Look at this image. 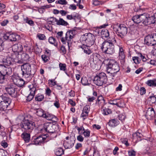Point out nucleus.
<instances>
[{
	"label": "nucleus",
	"instance_id": "nucleus-10",
	"mask_svg": "<svg viewBox=\"0 0 156 156\" xmlns=\"http://www.w3.org/2000/svg\"><path fill=\"white\" fill-rule=\"evenodd\" d=\"M6 57L4 58L3 56H0V62H3L5 65L9 66L12 64L14 60L13 56L12 53L6 54Z\"/></svg>",
	"mask_w": 156,
	"mask_h": 156
},
{
	"label": "nucleus",
	"instance_id": "nucleus-11",
	"mask_svg": "<svg viewBox=\"0 0 156 156\" xmlns=\"http://www.w3.org/2000/svg\"><path fill=\"white\" fill-rule=\"evenodd\" d=\"M116 34L121 38H123L127 33V28L123 24H120L116 30Z\"/></svg>",
	"mask_w": 156,
	"mask_h": 156
},
{
	"label": "nucleus",
	"instance_id": "nucleus-28",
	"mask_svg": "<svg viewBox=\"0 0 156 156\" xmlns=\"http://www.w3.org/2000/svg\"><path fill=\"white\" fill-rule=\"evenodd\" d=\"M119 124V121L115 119H112L108 123L109 126L112 127H115Z\"/></svg>",
	"mask_w": 156,
	"mask_h": 156
},
{
	"label": "nucleus",
	"instance_id": "nucleus-54",
	"mask_svg": "<svg viewBox=\"0 0 156 156\" xmlns=\"http://www.w3.org/2000/svg\"><path fill=\"white\" fill-rule=\"evenodd\" d=\"M49 84L52 87L56 85V82L55 81V80H50L48 81Z\"/></svg>",
	"mask_w": 156,
	"mask_h": 156
},
{
	"label": "nucleus",
	"instance_id": "nucleus-55",
	"mask_svg": "<svg viewBox=\"0 0 156 156\" xmlns=\"http://www.w3.org/2000/svg\"><path fill=\"white\" fill-rule=\"evenodd\" d=\"M30 94L34 95L37 90L35 87H33L32 88L30 89Z\"/></svg>",
	"mask_w": 156,
	"mask_h": 156
},
{
	"label": "nucleus",
	"instance_id": "nucleus-21",
	"mask_svg": "<svg viewBox=\"0 0 156 156\" xmlns=\"http://www.w3.org/2000/svg\"><path fill=\"white\" fill-rule=\"evenodd\" d=\"M90 46L87 45H87L83 44L81 46H79V47L83 50L84 53L90 55L92 53L91 50H90L89 48V47Z\"/></svg>",
	"mask_w": 156,
	"mask_h": 156
},
{
	"label": "nucleus",
	"instance_id": "nucleus-6",
	"mask_svg": "<svg viewBox=\"0 0 156 156\" xmlns=\"http://www.w3.org/2000/svg\"><path fill=\"white\" fill-rule=\"evenodd\" d=\"M44 130L48 133H51V135L53 138L56 137L57 136V132L59 131L58 125L53 124L50 123L45 124L44 127Z\"/></svg>",
	"mask_w": 156,
	"mask_h": 156
},
{
	"label": "nucleus",
	"instance_id": "nucleus-25",
	"mask_svg": "<svg viewBox=\"0 0 156 156\" xmlns=\"http://www.w3.org/2000/svg\"><path fill=\"white\" fill-rule=\"evenodd\" d=\"M12 73V69L11 67H6L4 66L3 75H9Z\"/></svg>",
	"mask_w": 156,
	"mask_h": 156
},
{
	"label": "nucleus",
	"instance_id": "nucleus-53",
	"mask_svg": "<svg viewBox=\"0 0 156 156\" xmlns=\"http://www.w3.org/2000/svg\"><path fill=\"white\" fill-rule=\"evenodd\" d=\"M37 37L40 40H44L45 39V36L44 34H38Z\"/></svg>",
	"mask_w": 156,
	"mask_h": 156
},
{
	"label": "nucleus",
	"instance_id": "nucleus-63",
	"mask_svg": "<svg viewBox=\"0 0 156 156\" xmlns=\"http://www.w3.org/2000/svg\"><path fill=\"white\" fill-rule=\"evenodd\" d=\"M51 91L48 88H47L46 90V94L47 95L50 96L51 95Z\"/></svg>",
	"mask_w": 156,
	"mask_h": 156
},
{
	"label": "nucleus",
	"instance_id": "nucleus-31",
	"mask_svg": "<svg viewBox=\"0 0 156 156\" xmlns=\"http://www.w3.org/2000/svg\"><path fill=\"white\" fill-rule=\"evenodd\" d=\"M56 24L58 25H62L67 26L69 25L68 23L65 21L63 19L59 18L58 22L56 23Z\"/></svg>",
	"mask_w": 156,
	"mask_h": 156
},
{
	"label": "nucleus",
	"instance_id": "nucleus-50",
	"mask_svg": "<svg viewBox=\"0 0 156 156\" xmlns=\"http://www.w3.org/2000/svg\"><path fill=\"white\" fill-rule=\"evenodd\" d=\"M12 79L13 82L16 85L19 80L20 79V78L18 77L14 76L12 77Z\"/></svg>",
	"mask_w": 156,
	"mask_h": 156
},
{
	"label": "nucleus",
	"instance_id": "nucleus-45",
	"mask_svg": "<svg viewBox=\"0 0 156 156\" xmlns=\"http://www.w3.org/2000/svg\"><path fill=\"white\" fill-rule=\"evenodd\" d=\"M90 131L88 129H87L83 131L82 133L85 137H89L90 136Z\"/></svg>",
	"mask_w": 156,
	"mask_h": 156
},
{
	"label": "nucleus",
	"instance_id": "nucleus-36",
	"mask_svg": "<svg viewBox=\"0 0 156 156\" xmlns=\"http://www.w3.org/2000/svg\"><path fill=\"white\" fill-rule=\"evenodd\" d=\"M44 112L42 109L38 108L37 110L36 113L38 116L42 117Z\"/></svg>",
	"mask_w": 156,
	"mask_h": 156
},
{
	"label": "nucleus",
	"instance_id": "nucleus-20",
	"mask_svg": "<svg viewBox=\"0 0 156 156\" xmlns=\"http://www.w3.org/2000/svg\"><path fill=\"white\" fill-rule=\"evenodd\" d=\"M44 135H41L37 137L34 140V142L35 144L40 145L45 140V137H43Z\"/></svg>",
	"mask_w": 156,
	"mask_h": 156
},
{
	"label": "nucleus",
	"instance_id": "nucleus-5",
	"mask_svg": "<svg viewBox=\"0 0 156 156\" xmlns=\"http://www.w3.org/2000/svg\"><path fill=\"white\" fill-rule=\"evenodd\" d=\"M76 31L75 30H70L67 31L65 37H62L61 39V41L63 44H67L69 48L71 46L72 39L74 38Z\"/></svg>",
	"mask_w": 156,
	"mask_h": 156
},
{
	"label": "nucleus",
	"instance_id": "nucleus-9",
	"mask_svg": "<svg viewBox=\"0 0 156 156\" xmlns=\"http://www.w3.org/2000/svg\"><path fill=\"white\" fill-rule=\"evenodd\" d=\"M11 102V99L5 95L0 96V110L3 111L7 110L8 106Z\"/></svg>",
	"mask_w": 156,
	"mask_h": 156
},
{
	"label": "nucleus",
	"instance_id": "nucleus-40",
	"mask_svg": "<svg viewBox=\"0 0 156 156\" xmlns=\"http://www.w3.org/2000/svg\"><path fill=\"white\" fill-rule=\"evenodd\" d=\"M56 4H59L62 5H66L67 4V2L66 0H58L55 2Z\"/></svg>",
	"mask_w": 156,
	"mask_h": 156
},
{
	"label": "nucleus",
	"instance_id": "nucleus-42",
	"mask_svg": "<svg viewBox=\"0 0 156 156\" xmlns=\"http://www.w3.org/2000/svg\"><path fill=\"white\" fill-rule=\"evenodd\" d=\"M137 53L138 57L140 58L143 61L146 62L147 60V59L141 53L138 52H137Z\"/></svg>",
	"mask_w": 156,
	"mask_h": 156
},
{
	"label": "nucleus",
	"instance_id": "nucleus-23",
	"mask_svg": "<svg viewBox=\"0 0 156 156\" xmlns=\"http://www.w3.org/2000/svg\"><path fill=\"white\" fill-rule=\"evenodd\" d=\"M143 136V134L139 132V130L133 134V139H135L136 138L137 139V141L141 140H142Z\"/></svg>",
	"mask_w": 156,
	"mask_h": 156
},
{
	"label": "nucleus",
	"instance_id": "nucleus-44",
	"mask_svg": "<svg viewBox=\"0 0 156 156\" xmlns=\"http://www.w3.org/2000/svg\"><path fill=\"white\" fill-rule=\"evenodd\" d=\"M5 76V75H3V74H0V84H3L5 82L6 80Z\"/></svg>",
	"mask_w": 156,
	"mask_h": 156
},
{
	"label": "nucleus",
	"instance_id": "nucleus-12",
	"mask_svg": "<svg viewBox=\"0 0 156 156\" xmlns=\"http://www.w3.org/2000/svg\"><path fill=\"white\" fill-rule=\"evenodd\" d=\"M82 38L88 46L93 45L95 40L94 35L91 33L85 34L82 37Z\"/></svg>",
	"mask_w": 156,
	"mask_h": 156
},
{
	"label": "nucleus",
	"instance_id": "nucleus-19",
	"mask_svg": "<svg viewBox=\"0 0 156 156\" xmlns=\"http://www.w3.org/2000/svg\"><path fill=\"white\" fill-rule=\"evenodd\" d=\"M22 45L20 44H14L12 46V50L14 52H20L23 50Z\"/></svg>",
	"mask_w": 156,
	"mask_h": 156
},
{
	"label": "nucleus",
	"instance_id": "nucleus-14",
	"mask_svg": "<svg viewBox=\"0 0 156 156\" xmlns=\"http://www.w3.org/2000/svg\"><path fill=\"white\" fill-rule=\"evenodd\" d=\"M8 94L12 97L16 98L17 96V91L16 89L14 87L9 86L5 88Z\"/></svg>",
	"mask_w": 156,
	"mask_h": 156
},
{
	"label": "nucleus",
	"instance_id": "nucleus-1",
	"mask_svg": "<svg viewBox=\"0 0 156 156\" xmlns=\"http://www.w3.org/2000/svg\"><path fill=\"white\" fill-rule=\"evenodd\" d=\"M132 20L135 23L142 22L143 24L146 26L152 24H156V12L151 16L147 13L136 15L132 17Z\"/></svg>",
	"mask_w": 156,
	"mask_h": 156
},
{
	"label": "nucleus",
	"instance_id": "nucleus-43",
	"mask_svg": "<svg viewBox=\"0 0 156 156\" xmlns=\"http://www.w3.org/2000/svg\"><path fill=\"white\" fill-rule=\"evenodd\" d=\"M137 53L138 57L140 58L143 61L146 62L147 60V59L141 53L138 52H137Z\"/></svg>",
	"mask_w": 156,
	"mask_h": 156
},
{
	"label": "nucleus",
	"instance_id": "nucleus-18",
	"mask_svg": "<svg viewBox=\"0 0 156 156\" xmlns=\"http://www.w3.org/2000/svg\"><path fill=\"white\" fill-rule=\"evenodd\" d=\"M105 104V100L102 96H99L98 97L97 101L96 102V105L102 108Z\"/></svg>",
	"mask_w": 156,
	"mask_h": 156
},
{
	"label": "nucleus",
	"instance_id": "nucleus-17",
	"mask_svg": "<svg viewBox=\"0 0 156 156\" xmlns=\"http://www.w3.org/2000/svg\"><path fill=\"white\" fill-rule=\"evenodd\" d=\"M75 143V140L73 137H70L69 140L67 141H65L64 144L66 148H70L74 145Z\"/></svg>",
	"mask_w": 156,
	"mask_h": 156
},
{
	"label": "nucleus",
	"instance_id": "nucleus-29",
	"mask_svg": "<svg viewBox=\"0 0 156 156\" xmlns=\"http://www.w3.org/2000/svg\"><path fill=\"white\" fill-rule=\"evenodd\" d=\"M146 84L150 87H156V79L150 80H147L146 82Z\"/></svg>",
	"mask_w": 156,
	"mask_h": 156
},
{
	"label": "nucleus",
	"instance_id": "nucleus-41",
	"mask_svg": "<svg viewBox=\"0 0 156 156\" xmlns=\"http://www.w3.org/2000/svg\"><path fill=\"white\" fill-rule=\"evenodd\" d=\"M137 53L138 57L140 58L143 61L146 62L147 60V59L141 53L138 52H137Z\"/></svg>",
	"mask_w": 156,
	"mask_h": 156
},
{
	"label": "nucleus",
	"instance_id": "nucleus-47",
	"mask_svg": "<svg viewBox=\"0 0 156 156\" xmlns=\"http://www.w3.org/2000/svg\"><path fill=\"white\" fill-rule=\"evenodd\" d=\"M60 69L61 70L65 71L66 69V65L65 64L60 63L59 65Z\"/></svg>",
	"mask_w": 156,
	"mask_h": 156
},
{
	"label": "nucleus",
	"instance_id": "nucleus-8",
	"mask_svg": "<svg viewBox=\"0 0 156 156\" xmlns=\"http://www.w3.org/2000/svg\"><path fill=\"white\" fill-rule=\"evenodd\" d=\"M107 80L106 74L104 73H101L96 75L94 79V84L98 86H101L105 83Z\"/></svg>",
	"mask_w": 156,
	"mask_h": 156
},
{
	"label": "nucleus",
	"instance_id": "nucleus-37",
	"mask_svg": "<svg viewBox=\"0 0 156 156\" xmlns=\"http://www.w3.org/2000/svg\"><path fill=\"white\" fill-rule=\"evenodd\" d=\"M148 100L152 103H154L156 101V97L154 94L150 96L148 98Z\"/></svg>",
	"mask_w": 156,
	"mask_h": 156
},
{
	"label": "nucleus",
	"instance_id": "nucleus-7",
	"mask_svg": "<svg viewBox=\"0 0 156 156\" xmlns=\"http://www.w3.org/2000/svg\"><path fill=\"white\" fill-rule=\"evenodd\" d=\"M31 66V65L29 63L24 64L21 66L22 77L27 79V80H29L32 76Z\"/></svg>",
	"mask_w": 156,
	"mask_h": 156
},
{
	"label": "nucleus",
	"instance_id": "nucleus-39",
	"mask_svg": "<svg viewBox=\"0 0 156 156\" xmlns=\"http://www.w3.org/2000/svg\"><path fill=\"white\" fill-rule=\"evenodd\" d=\"M24 83L25 81L23 79L20 78L16 85L19 87H21L24 85Z\"/></svg>",
	"mask_w": 156,
	"mask_h": 156
},
{
	"label": "nucleus",
	"instance_id": "nucleus-32",
	"mask_svg": "<svg viewBox=\"0 0 156 156\" xmlns=\"http://www.w3.org/2000/svg\"><path fill=\"white\" fill-rule=\"evenodd\" d=\"M21 59L23 61H29L30 57L27 54L23 53L21 55Z\"/></svg>",
	"mask_w": 156,
	"mask_h": 156
},
{
	"label": "nucleus",
	"instance_id": "nucleus-27",
	"mask_svg": "<svg viewBox=\"0 0 156 156\" xmlns=\"http://www.w3.org/2000/svg\"><path fill=\"white\" fill-rule=\"evenodd\" d=\"M30 133H23L21 135V136L25 142H28L30 140Z\"/></svg>",
	"mask_w": 156,
	"mask_h": 156
},
{
	"label": "nucleus",
	"instance_id": "nucleus-3",
	"mask_svg": "<svg viewBox=\"0 0 156 156\" xmlns=\"http://www.w3.org/2000/svg\"><path fill=\"white\" fill-rule=\"evenodd\" d=\"M116 41L113 38L111 40L104 42L102 44L101 49L103 52L106 54L112 55L115 52L114 44Z\"/></svg>",
	"mask_w": 156,
	"mask_h": 156
},
{
	"label": "nucleus",
	"instance_id": "nucleus-16",
	"mask_svg": "<svg viewBox=\"0 0 156 156\" xmlns=\"http://www.w3.org/2000/svg\"><path fill=\"white\" fill-rule=\"evenodd\" d=\"M152 34L146 36L144 38L145 44L148 46L155 45Z\"/></svg>",
	"mask_w": 156,
	"mask_h": 156
},
{
	"label": "nucleus",
	"instance_id": "nucleus-46",
	"mask_svg": "<svg viewBox=\"0 0 156 156\" xmlns=\"http://www.w3.org/2000/svg\"><path fill=\"white\" fill-rule=\"evenodd\" d=\"M103 114L105 115H108L111 113V111L108 108L103 109L102 111Z\"/></svg>",
	"mask_w": 156,
	"mask_h": 156
},
{
	"label": "nucleus",
	"instance_id": "nucleus-4",
	"mask_svg": "<svg viewBox=\"0 0 156 156\" xmlns=\"http://www.w3.org/2000/svg\"><path fill=\"white\" fill-rule=\"evenodd\" d=\"M22 130L24 132L30 133L35 126V124L32 121L24 118L20 124Z\"/></svg>",
	"mask_w": 156,
	"mask_h": 156
},
{
	"label": "nucleus",
	"instance_id": "nucleus-22",
	"mask_svg": "<svg viewBox=\"0 0 156 156\" xmlns=\"http://www.w3.org/2000/svg\"><path fill=\"white\" fill-rule=\"evenodd\" d=\"M101 37L103 39H108L109 38V33L108 30L103 29L102 30L101 33Z\"/></svg>",
	"mask_w": 156,
	"mask_h": 156
},
{
	"label": "nucleus",
	"instance_id": "nucleus-48",
	"mask_svg": "<svg viewBox=\"0 0 156 156\" xmlns=\"http://www.w3.org/2000/svg\"><path fill=\"white\" fill-rule=\"evenodd\" d=\"M133 60L136 64H139L140 63L141 61L140 59H139L138 57L135 56L133 57Z\"/></svg>",
	"mask_w": 156,
	"mask_h": 156
},
{
	"label": "nucleus",
	"instance_id": "nucleus-15",
	"mask_svg": "<svg viewBox=\"0 0 156 156\" xmlns=\"http://www.w3.org/2000/svg\"><path fill=\"white\" fill-rule=\"evenodd\" d=\"M42 117L45 118L48 120L52 121L55 123L58 120V118L56 116L48 112H44Z\"/></svg>",
	"mask_w": 156,
	"mask_h": 156
},
{
	"label": "nucleus",
	"instance_id": "nucleus-61",
	"mask_svg": "<svg viewBox=\"0 0 156 156\" xmlns=\"http://www.w3.org/2000/svg\"><path fill=\"white\" fill-rule=\"evenodd\" d=\"M6 151L4 150L0 149V156H6Z\"/></svg>",
	"mask_w": 156,
	"mask_h": 156
},
{
	"label": "nucleus",
	"instance_id": "nucleus-57",
	"mask_svg": "<svg viewBox=\"0 0 156 156\" xmlns=\"http://www.w3.org/2000/svg\"><path fill=\"white\" fill-rule=\"evenodd\" d=\"M126 118V116L122 114H120L119 116V119L121 121L124 120Z\"/></svg>",
	"mask_w": 156,
	"mask_h": 156
},
{
	"label": "nucleus",
	"instance_id": "nucleus-62",
	"mask_svg": "<svg viewBox=\"0 0 156 156\" xmlns=\"http://www.w3.org/2000/svg\"><path fill=\"white\" fill-rule=\"evenodd\" d=\"M9 23V21L8 20H4L1 22L0 24L2 26H6Z\"/></svg>",
	"mask_w": 156,
	"mask_h": 156
},
{
	"label": "nucleus",
	"instance_id": "nucleus-64",
	"mask_svg": "<svg viewBox=\"0 0 156 156\" xmlns=\"http://www.w3.org/2000/svg\"><path fill=\"white\" fill-rule=\"evenodd\" d=\"M154 41L155 45H156V33H154L152 34Z\"/></svg>",
	"mask_w": 156,
	"mask_h": 156
},
{
	"label": "nucleus",
	"instance_id": "nucleus-38",
	"mask_svg": "<svg viewBox=\"0 0 156 156\" xmlns=\"http://www.w3.org/2000/svg\"><path fill=\"white\" fill-rule=\"evenodd\" d=\"M81 82L84 85H89L90 84V83H88V80L86 77H83L81 78Z\"/></svg>",
	"mask_w": 156,
	"mask_h": 156
},
{
	"label": "nucleus",
	"instance_id": "nucleus-30",
	"mask_svg": "<svg viewBox=\"0 0 156 156\" xmlns=\"http://www.w3.org/2000/svg\"><path fill=\"white\" fill-rule=\"evenodd\" d=\"M155 112L153 108H149L147 111L146 115L147 116L152 117L154 116Z\"/></svg>",
	"mask_w": 156,
	"mask_h": 156
},
{
	"label": "nucleus",
	"instance_id": "nucleus-24",
	"mask_svg": "<svg viewBox=\"0 0 156 156\" xmlns=\"http://www.w3.org/2000/svg\"><path fill=\"white\" fill-rule=\"evenodd\" d=\"M100 55L97 53H94L91 55L90 58L93 59V61L94 63L100 61Z\"/></svg>",
	"mask_w": 156,
	"mask_h": 156
},
{
	"label": "nucleus",
	"instance_id": "nucleus-13",
	"mask_svg": "<svg viewBox=\"0 0 156 156\" xmlns=\"http://www.w3.org/2000/svg\"><path fill=\"white\" fill-rule=\"evenodd\" d=\"M4 39L8 40L10 41H16L19 36L15 34H10L9 33L5 34L3 36Z\"/></svg>",
	"mask_w": 156,
	"mask_h": 156
},
{
	"label": "nucleus",
	"instance_id": "nucleus-35",
	"mask_svg": "<svg viewBox=\"0 0 156 156\" xmlns=\"http://www.w3.org/2000/svg\"><path fill=\"white\" fill-rule=\"evenodd\" d=\"M44 95L41 94H38L35 97L36 101H42L44 98Z\"/></svg>",
	"mask_w": 156,
	"mask_h": 156
},
{
	"label": "nucleus",
	"instance_id": "nucleus-60",
	"mask_svg": "<svg viewBox=\"0 0 156 156\" xmlns=\"http://www.w3.org/2000/svg\"><path fill=\"white\" fill-rule=\"evenodd\" d=\"M4 42L3 41L0 39V51H2L4 49V48L3 47V46L4 45Z\"/></svg>",
	"mask_w": 156,
	"mask_h": 156
},
{
	"label": "nucleus",
	"instance_id": "nucleus-51",
	"mask_svg": "<svg viewBox=\"0 0 156 156\" xmlns=\"http://www.w3.org/2000/svg\"><path fill=\"white\" fill-rule=\"evenodd\" d=\"M76 16V15H67L66 16V18L69 20H75Z\"/></svg>",
	"mask_w": 156,
	"mask_h": 156
},
{
	"label": "nucleus",
	"instance_id": "nucleus-34",
	"mask_svg": "<svg viewBox=\"0 0 156 156\" xmlns=\"http://www.w3.org/2000/svg\"><path fill=\"white\" fill-rule=\"evenodd\" d=\"M49 42L51 44H54V46H57L58 45V43L54 38L53 37H50L48 39Z\"/></svg>",
	"mask_w": 156,
	"mask_h": 156
},
{
	"label": "nucleus",
	"instance_id": "nucleus-33",
	"mask_svg": "<svg viewBox=\"0 0 156 156\" xmlns=\"http://www.w3.org/2000/svg\"><path fill=\"white\" fill-rule=\"evenodd\" d=\"M55 153L57 156H61L64 153L63 149L61 148H58L55 150Z\"/></svg>",
	"mask_w": 156,
	"mask_h": 156
},
{
	"label": "nucleus",
	"instance_id": "nucleus-49",
	"mask_svg": "<svg viewBox=\"0 0 156 156\" xmlns=\"http://www.w3.org/2000/svg\"><path fill=\"white\" fill-rule=\"evenodd\" d=\"M88 113L87 112V111H84L83 110V112L82 113L81 117H82L83 119H85L88 116Z\"/></svg>",
	"mask_w": 156,
	"mask_h": 156
},
{
	"label": "nucleus",
	"instance_id": "nucleus-2",
	"mask_svg": "<svg viewBox=\"0 0 156 156\" xmlns=\"http://www.w3.org/2000/svg\"><path fill=\"white\" fill-rule=\"evenodd\" d=\"M103 63L105 64L106 70L108 73L113 74L116 73L120 70L119 65L114 60H105Z\"/></svg>",
	"mask_w": 156,
	"mask_h": 156
},
{
	"label": "nucleus",
	"instance_id": "nucleus-56",
	"mask_svg": "<svg viewBox=\"0 0 156 156\" xmlns=\"http://www.w3.org/2000/svg\"><path fill=\"white\" fill-rule=\"evenodd\" d=\"M24 20L25 22L31 26H32L34 25V23L33 21L31 20H29L27 18L26 19H25Z\"/></svg>",
	"mask_w": 156,
	"mask_h": 156
},
{
	"label": "nucleus",
	"instance_id": "nucleus-52",
	"mask_svg": "<svg viewBox=\"0 0 156 156\" xmlns=\"http://www.w3.org/2000/svg\"><path fill=\"white\" fill-rule=\"evenodd\" d=\"M41 58L44 62H47L49 60L48 57L47 56L45 55H43L41 56Z\"/></svg>",
	"mask_w": 156,
	"mask_h": 156
},
{
	"label": "nucleus",
	"instance_id": "nucleus-59",
	"mask_svg": "<svg viewBox=\"0 0 156 156\" xmlns=\"http://www.w3.org/2000/svg\"><path fill=\"white\" fill-rule=\"evenodd\" d=\"M34 96V95L30 94L27 97V101H30L33 99Z\"/></svg>",
	"mask_w": 156,
	"mask_h": 156
},
{
	"label": "nucleus",
	"instance_id": "nucleus-58",
	"mask_svg": "<svg viewBox=\"0 0 156 156\" xmlns=\"http://www.w3.org/2000/svg\"><path fill=\"white\" fill-rule=\"evenodd\" d=\"M60 51L62 54H64L66 53V51L64 46H62L60 48Z\"/></svg>",
	"mask_w": 156,
	"mask_h": 156
},
{
	"label": "nucleus",
	"instance_id": "nucleus-26",
	"mask_svg": "<svg viewBox=\"0 0 156 156\" xmlns=\"http://www.w3.org/2000/svg\"><path fill=\"white\" fill-rule=\"evenodd\" d=\"M125 57V54L122 47L119 46V58L121 60H124Z\"/></svg>",
	"mask_w": 156,
	"mask_h": 156
}]
</instances>
